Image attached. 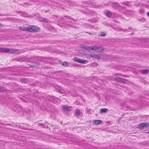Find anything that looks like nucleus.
<instances>
[{
	"mask_svg": "<svg viewBox=\"0 0 149 149\" xmlns=\"http://www.w3.org/2000/svg\"><path fill=\"white\" fill-rule=\"evenodd\" d=\"M18 50L13 49H10L6 48L0 47V52L7 53L9 52L10 53H14L17 52Z\"/></svg>",
	"mask_w": 149,
	"mask_h": 149,
	"instance_id": "nucleus-1",
	"label": "nucleus"
},
{
	"mask_svg": "<svg viewBox=\"0 0 149 149\" xmlns=\"http://www.w3.org/2000/svg\"><path fill=\"white\" fill-rule=\"evenodd\" d=\"M28 31L29 32H36L40 31V28L37 26L31 25L28 27Z\"/></svg>",
	"mask_w": 149,
	"mask_h": 149,
	"instance_id": "nucleus-2",
	"label": "nucleus"
},
{
	"mask_svg": "<svg viewBox=\"0 0 149 149\" xmlns=\"http://www.w3.org/2000/svg\"><path fill=\"white\" fill-rule=\"evenodd\" d=\"M94 51H95L99 52H103L104 51V48L101 46H94Z\"/></svg>",
	"mask_w": 149,
	"mask_h": 149,
	"instance_id": "nucleus-3",
	"label": "nucleus"
},
{
	"mask_svg": "<svg viewBox=\"0 0 149 149\" xmlns=\"http://www.w3.org/2000/svg\"><path fill=\"white\" fill-rule=\"evenodd\" d=\"M73 61H74L84 64L87 63L88 62V61L87 60H84L76 57L74 58Z\"/></svg>",
	"mask_w": 149,
	"mask_h": 149,
	"instance_id": "nucleus-4",
	"label": "nucleus"
},
{
	"mask_svg": "<svg viewBox=\"0 0 149 149\" xmlns=\"http://www.w3.org/2000/svg\"><path fill=\"white\" fill-rule=\"evenodd\" d=\"M149 126V123H144L139 125V127L141 129L146 128Z\"/></svg>",
	"mask_w": 149,
	"mask_h": 149,
	"instance_id": "nucleus-5",
	"label": "nucleus"
},
{
	"mask_svg": "<svg viewBox=\"0 0 149 149\" xmlns=\"http://www.w3.org/2000/svg\"><path fill=\"white\" fill-rule=\"evenodd\" d=\"M114 80L115 81H116L118 82H121V83H125V79H123L122 78H121L120 77H116L114 79Z\"/></svg>",
	"mask_w": 149,
	"mask_h": 149,
	"instance_id": "nucleus-6",
	"label": "nucleus"
},
{
	"mask_svg": "<svg viewBox=\"0 0 149 149\" xmlns=\"http://www.w3.org/2000/svg\"><path fill=\"white\" fill-rule=\"evenodd\" d=\"M111 6L114 8H118L119 6V4L117 3L111 2Z\"/></svg>",
	"mask_w": 149,
	"mask_h": 149,
	"instance_id": "nucleus-7",
	"label": "nucleus"
},
{
	"mask_svg": "<svg viewBox=\"0 0 149 149\" xmlns=\"http://www.w3.org/2000/svg\"><path fill=\"white\" fill-rule=\"evenodd\" d=\"M38 64V63L34 62H32L28 64L31 67L37 66Z\"/></svg>",
	"mask_w": 149,
	"mask_h": 149,
	"instance_id": "nucleus-8",
	"label": "nucleus"
},
{
	"mask_svg": "<svg viewBox=\"0 0 149 149\" xmlns=\"http://www.w3.org/2000/svg\"><path fill=\"white\" fill-rule=\"evenodd\" d=\"M104 14L108 17H111V12L108 10H106L104 12Z\"/></svg>",
	"mask_w": 149,
	"mask_h": 149,
	"instance_id": "nucleus-9",
	"label": "nucleus"
},
{
	"mask_svg": "<svg viewBox=\"0 0 149 149\" xmlns=\"http://www.w3.org/2000/svg\"><path fill=\"white\" fill-rule=\"evenodd\" d=\"M88 56H90V57L93 58H98L99 57V56L97 54H88L87 55Z\"/></svg>",
	"mask_w": 149,
	"mask_h": 149,
	"instance_id": "nucleus-10",
	"label": "nucleus"
},
{
	"mask_svg": "<svg viewBox=\"0 0 149 149\" xmlns=\"http://www.w3.org/2000/svg\"><path fill=\"white\" fill-rule=\"evenodd\" d=\"M19 29L23 30V31H28V27H22V26H20L19 27Z\"/></svg>",
	"mask_w": 149,
	"mask_h": 149,
	"instance_id": "nucleus-11",
	"label": "nucleus"
},
{
	"mask_svg": "<svg viewBox=\"0 0 149 149\" xmlns=\"http://www.w3.org/2000/svg\"><path fill=\"white\" fill-rule=\"evenodd\" d=\"M102 122V121L101 120H95L94 121V123L95 125H98L100 124L101 122Z\"/></svg>",
	"mask_w": 149,
	"mask_h": 149,
	"instance_id": "nucleus-12",
	"label": "nucleus"
},
{
	"mask_svg": "<svg viewBox=\"0 0 149 149\" xmlns=\"http://www.w3.org/2000/svg\"><path fill=\"white\" fill-rule=\"evenodd\" d=\"M94 46H87V48L86 49H87L86 50H94Z\"/></svg>",
	"mask_w": 149,
	"mask_h": 149,
	"instance_id": "nucleus-13",
	"label": "nucleus"
},
{
	"mask_svg": "<svg viewBox=\"0 0 149 149\" xmlns=\"http://www.w3.org/2000/svg\"><path fill=\"white\" fill-rule=\"evenodd\" d=\"M62 109L64 111H68L69 109L67 106L65 105L63 106Z\"/></svg>",
	"mask_w": 149,
	"mask_h": 149,
	"instance_id": "nucleus-14",
	"label": "nucleus"
},
{
	"mask_svg": "<svg viewBox=\"0 0 149 149\" xmlns=\"http://www.w3.org/2000/svg\"><path fill=\"white\" fill-rule=\"evenodd\" d=\"M143 74H146L149 72V71L148 70H141Z\"/></svg>",
	"mask_w": 149,
	"mask_h": 149,
	"instance_id": "nucleus-15",
	"label": "nucleus"
},
{
	"mask_svg": "<svg viewBox=\"0 0 149 149\" xmlns=\"http://www.w3.org/2000/svg\"><path fill=\"white\" fill-rule=\"evenodd\" d=\"M108 110L107 109L102 108L100 109V112L101 113H105Z\"/></svg>",
	"mask_w": 149,
	"mask_h": 149,
	"instance_id": "nucleus-16",
	"label": "nucleus"
},
{
	"mask_svg": "<svg viewBox=\"0 0 149 149\" xmlns=\"http://www.w3.org/2000/svg\"><path fill=\"white\" fill-rule=\"evenodd\" d=\"M87 46H85L83 45H80V47L81 48H83L84 49H85L86 50H87Z\"/></svg>",
	"mask_w": 149,
	"mask_h": 149,
	"instance_id": "nucleus-17",
	"label": "nucleus"
},
{
	"mask_svg": "<svg viewBox=\"0 0 149 149\" xmlns=\"http://www.w3.org/2000/svg\"><path fill=\"white\" fill-rule=\"evenodd\" d=\"M80 111L79 110H76L74 112V114L76 116H78L80 114Z\"/></svg>",
	"mask_w": 149,
	"mask_h": 149,
	"instance_id": "nucleus-18",
	"label": "nucleus"
},
{
	"mask_svg": "<svg viewBox=\"0 0 149 149\" xmlns=\"http://www.w3.org/2000/svg\"><path fill=\"white\" fill-rule=\"evenodd\" d=\"M6 90V88L4 87H1L0 88V92H4Z\"/></svg>",
	"mask_w": 149,
	"mask_h": 149,
	"instance_id": "nucleus-19",
	"label": "nucleus"
},
{
	"mask_svg": "<svg viewBox=\"0 0 149 149\" xmlns=\"http://www.w3.org/2000/svg\"><path fill=\"white\" fill-rule=\"evenodd\" d=\"M85 4H88V5H90V4H91V5H92V3L91 2V1H85L84 2Z\"/></svg>",
	"mask_w": 149,
	"mask_h": 149,
	"instance_id": "nucleus-20",
	"label": "nucleus"
},
{
	"mask_svg": "<svg viewBox=\"0 0 149 149\" xmlns=\"http://www.w3.org/2000/svg\"><path fill=\"white\" fill-rule=\"evenodd\" d=\"M62 65L63 66H65L66 67L68 66V63L66 62H64L63 63Z\"/></svg>",
	"mask_w": 149,
	"mask_h": 149,
	"instance_id": "nucleus-21",
	"label": "nucleus"
},
{
	"mask_svg": "<svg viewBox=\"0 0 149 149\" xmlns=\"http://www.w3.org/2000/svg\"><path fill=\"white\" fill-rule=\"evenodd\" d=\"M106 33L104 32H102L100 34V36L102 37L105 36L106 35Z\"/></svg>",
	"mask_w": 149,
	"mask_h": 149,
	"instance_id": "nucleus-22",
	"label": "nucleus"
},
{
	"mask_svg": "<svg viewBox=\"0 0 149 149\" xmlns=\"http://www.w3.org/2000/svg\"><path fill=\"white\" fill-rule=\"evenodd\" d=\"M20 81L22 82H27V80L25 79H21Z\"/></svg>",
	"mask_w": 149,
	"mask_h": 149,
	"instance_id": "nucleus-23",
	"label": "nucleus"
},
{
	"mask_svg": "<svg viewBox=\"0 0 149 149\" xmlns=\"http://www.w3.org/2000/svg\"><path fill=\"white\" fill-rule=\"evenodd\" d=\"M146 15L147 16L149 17V12L147 13Z\"/></svg>",
	"mask_w": 149,
	"mask_h": 149,
	"instance_id": "nucleus-24",
	"label": "nucleus"
},
{
	"mask_svg": "<svg viewBox=\"0 0 149 149\" xmlns=\"http://www.w3.org/2000/svg\"><path fill=\"white\" fill-rule=\"evenodd\" d=\"M86 33H88L89 35H92L91 33H90V32H86Z\"/></svg>",
	"mask_w": 149,
	"mask_h": 149,
	"instance_id": "nucleus-25",
	"label": "nucleus"
},
{
	"mask_svg": "<svg viewBox=\"0 0 149 149\" xmlns=\"http://www.w3.org/2000/svg\"><path fill=\"white\" fill-rule=\"evenodd\" d=\"M16 12L19 13H22V11H17Z\"/></svg>",
	"mask_w": 149,
	"mask_h": 149,
	"instance_id": "nucleus-26",
	"label": "nucleus"
},
{
	"mask_svg": "<svg viewBox=\"0 0 149 149\" xmlns=\"http://www.w3.org/2000/svg\"><path fill=\"white\" fill-rule=\"evenodd\" d=\"M117 75H118V76H125V75L123 76V75H121V74H118Z\"/></svg>",
	"mask_w": 149,
	"mask_h": 149,
	"instance_id": "nucleus-27",
	"label": "nucleus"
},
{
	"mask_svg": "<svg viewBox=\"0 0 149 149\" xmlns=\"http://www.w3.org/2000/svg\"><path fill=\"white\" fill-rule=\"evenodd\" d=\"M140 21H142V20H143V21H144L145 20V19L143 18V19H142L141 20V19H139Z\"/></svg>",
	"mask_w": 149,
	"mask_h": 149,
	"instance_id": "nucleus-28",
	"label": "nucleus"
},
{
	"mask_svg": "<svg viewBox=\"0 0 149 149\" xmlns=\"http://www.w3.org/2000/svg\"><path fill=\"white\" fill-rule=\"evenodd\" d=\"M15 111H20V110L19 109H17V110H15Z\"/></svg>",
	"mask_w": 149,
	"mask_h": 149,
	"instance_id": "nucleus-29",
	"label": "nucleus"
},
{
	"mask_svg": "<svg viewBox=\"0 0 149 149\" xmlns=\"http://www.w3.org/2000/svg\"><path fill=\"white\" fill-rule=\"evenodd\" d=\"M44 22H47V19H45L44 20Z\"/></svg>",
	"mask_w": 149,
	"mask_h": 149,
	"instance_id": "nucleus-30",
	"label": "nucleus"
},
{
	"mask_svg": "<svg viewBox=\"0 0 149 149\" xmlns=\"http://www.w3.org/2000/svg\"><path fill=\"white\" fill-rule=\"evenodd\" d=\"M3 26V25L1 24L0 23V27H2Z\"/></svg>",
	"mask_w": 149,
	"mask_h": 149,
	"instance_id": "nucleus-31",
	"label": "nucleus"
},
{
	"mask_svg": "<svg viewBox=\"0 0 149 149\" xmlns=\"http://www.w3.org/2000/svg\"><path fill=\"white\" fill-rule=\"evenodd\" d=\"M19 107V106H18V105H17V106H16V107H17H17Z\"/></svg>",
	"mask_w": 149,
	"mask_h": 149,
	"instance_id": "nucleus-32",
	"label": "nucleus"
},
{
	"mask_svg": "<svg viewBox=\"0 0 149 149\" xmlns=\"http://www.w3.org/2000/svg\"><path fill=\"white\" fill-rule=\"evenodd\" d=\"M147 133L149 134V131L147 132Z\"/></svg>",
	"mask_w": 149,
	"mask_h": 149,
	"instance_id": "nucleus-33",
	"label": "nucleus"
},
{
	"mask_svg": "<svg viewBox=\"0 0 149 149\" xmlns=\"http://www.w3.org/2000/svg\"><path fill=\"white\" fill-rule=\"evenodd\" d=\"M47 11H46V12H47Z\"/></svg>",
	"mask_w": 149,
	"mask_h": 149,
	"instance_id": "nucleus-34",
	"label": "nucleus"
},
{
	"mask_svg": "<svg viewBox=\"0 0 149 149\" xmlns=\"http://www.w3.org/2000/svg\"><path fill=\"white\" fill-rule=\"evenodd\" d=\"M140 12L141 13V12L140 10Z\"/></svg>",
	"mask_w": 149,
	"mask_h": 149,
	"instance_id": "nucleus-35",
	"label": "nucleus"
},
{
	"mask_svg": "<svg viewBox=\"0 0 149 149\" xmlns=\"http://www.w3.org/2000/svg\"><path fill=\"white\" fill-rule=\"evenodd\" d=\"M143 11V10H142Z\"/></svg>",
	"mask_w": 149,
	"mask_h": 149,
	"instance_id": "nucleus-36",
	"label": "nucleus"
}]
</instances>
